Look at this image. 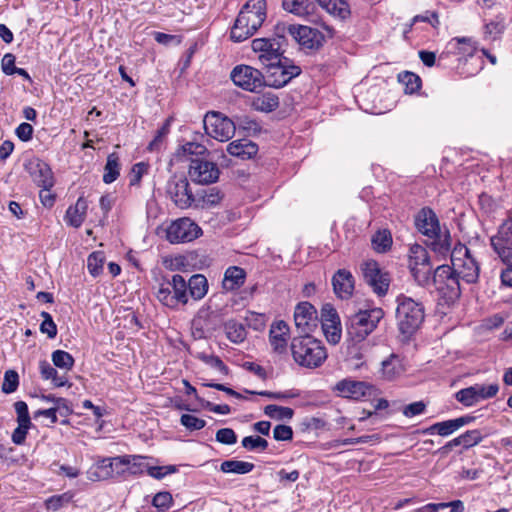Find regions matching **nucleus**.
<instances>
[{"label":"nucleus","instance_id":"nucleus-1","mask_svg":"<svg viewBox=\"0 0 512 512\" xmlns=\"http://www.w3.org/2000/svg\"><path fill=\"white\" fill-rule=\"evenodd\" d=\"M266 17V0H248L235 19L230 39L239 43L252 37L263 25Z\"/></svg>","mask_w":512,"mask_h":512},{"label":"nucleus","instance_id":"nucleus-2","mask_svg":"<svg viewBox=\"0 0 512 512\" xmlns=\"http://www.w3.org/2000/svg\"><path fill=\"white\" fill-rule=\"evenodd\" d=\"M293 360L301 367L315 369L326 361L328 353L324 343L312 335H298L291 339Z\"/></svg>","mask_w":512,"mask_h":512},{"label":"nucleus","instance_id":"nucleus-3","mask_svg":"<svg viewBox=\"0 0 512 512\" xmlns=\"http://www.w3.org/2000/svg\"><path fill=\"white\" fill-rule=\"evenodd\" d=\"M396 302V321L399 333L403 340H410L424 322V305L405 295H399Z\"/></svg>","mask_w":512,"mask_h":512},{"label":"nucleus","instance_id":"nucleus-4","mask_svg":"<svg viewBox=\"0 0 512 512\" xmlns=\"http://www.w3.org/2000/svg\"><path fill=\"white\" fill-rule=\"evenodd\" d=\"M385 312L380 307L359 310L345 320L346 335L349 341L364 342L377 328Z\"/></svg>","mask_w":512,"mask_h":512},{"label":"nucleus","instance_id":"nucleus-5","mask_svg":"<svg viewBox=\"0 0 512 512\" xmlns=\"http://www.w3.org/2000/svg\"><path fill=\"white\" fill-rule=\"evenodd\" d=\"M156 297L164 306L171 309L186 305L188 303L187 281L179 274H174L171 279L163 277Z\"/></svg>","mask_w":512,"mask_h":512},{"label":"nucleus","instance_id":"nucleus-6","mask_svg":"<svg viewBox=\"0 0 512 512\" xmlns=\"http://www.w3.org/2000/svg\"><path fill=\"white\" fill-rule=\"evenodd\" d=\"M450 257L458 280L461 278L468 284H474L478 281L480 267L466 245L457 244L451 251Z\"/></svg>","mask_w":512,"mask_h":512},{"label":"nucleus","instance_id":"nucleus-7","mask_svg":"<svg viewBox=\"0 0 512 512\" xmlns=\"http://www.w3.org/2000/svg\"><path fill=\"white\" fill-rule=\"evenodd\" d=\"M265 86L275 89L286 86L293 78L298 77L302 69L295 65L293 61L287 57H282L281 61H275L271 66L265 68Z\"/></svg>","mask_w":512,"mask_h":512},{"label":"nucleus","instance_id":"nucleus-8","mask_svg":"<svg viewBox=\"0 0 512 512\" xmlns=\"http://www.w3.org/2000/svg\"><path fill=\"white\" fill-rule=\"evenodd\" d=\"M490 245L503 264L512 265V210L507 211L496 234L490 237Z\"/></svg>","mask_w":512,"mask_h":512},{"label":"nucleus","instance_id":"nucleus-9","mask_svg":"<svg viewBox=\"0 0 512 512\" xmlns=\"http://www.w3.org/2000/svg\"><path fill=\"white\" fill-rule=\"evenodd\" d=\"M206 133L212 138L226 142L230 140L236 131L234 120L217 111H210L204 118Z\"/></svg>","mask_w":512,"mask_h":512},{"label":"nucleus","instance_id":"nucleus-10","mask_svg":"<svg viewBox=\"0 0 512 512\" xmlns=\"http://www.w3.org/2000/svg\"><path fill=\"white\" fill-rule=\"evenodd\" d=\"M230 77L236 86L249 92L257 93L265 87L264 73L249 65H237Z\"/></svg>","mask_w":512,"mask_h":512},{"label":"nucleus","instance_id":"nucleus-11","mask_svg":"<svg viewBox=\"0 0 512 512\" xmlns=\"http://www.w3.org/2000/svg\"><path fill=\"white\" fill-rule=\"evenodd\" d=\"M166 192L173 203L181 209H187L196 201L187 177L184 174H174L166 185Z\"/></svg>","mask_w":512,"mask_h":512},{"label":"nucleus","instance_id":"nucleus-12","mask_svg":"<svg viewBox=\"0 0 512 512\" xmlns=\"http://www.w3.org/2000/svg\"><path fill=\"white\" fill-rule=\"evenodd\" d=\"M188 175L191 181L199 185H209L218 181L220 170L218 165L204 158H191Z\"/></svg>","mask_w":512,"mask_h":512},{"label":"nucleus","instance_id":"nucleus-13","mask_svg":"<svg viewBox=\"0 0 512 512\" xmlns=\"http://www.w3.org/2000/svg\"><path fill=\"white\" fill-rule=\"evenodd\" d=\"M364 281L378 296H385L390 286V275L383 271L375 260H369L361 265Z\"/></svg>","mask_w":512,"mask_h":512},{"label":"nucleus","instance_id":"nucleus-14","mask_svg":"<svg viewBox=\"0 0 512 512\" xmlns=\"http://www.w3.org/2000/svg\"><path fill=\"white\" fill-rule=\"evenodd\" d=\"M201 234L198 224L186 217L173 221L166 230V238L172 244L191 242Z\"/></svg>","mask_w":512,"mask_h":512},{"label":"nucleus","instance_id":"nucleus-15","mask_svg":"<svg viewBox=\"0 0 512 512\" xmlns=\"http://www.w3.org/2000/svg\"><path fill=\"white\" fill-rule=\"evenodd\" d=\"M294 322L299 335H311L319 322L316 308L307 301L298 303L294 310Z\"/></svg>","mask_w":512,"mask_h":512},{"label":"nucleus","instance_id":"nucleus-16","mask_svg":"<svg viewBox=\"0 0 512 512\" xmlns=\"http://www.w3.org/2000/svg\"><path fill=\"white\" fill-rule=\"evenodd\" d=\"M295 30L294 41L299 44L300 48L306 53H312L319 50L324 42L325 36L316 28L299 25Z\"/></svg>","mask_w":512,"mask_h":512},{"label":"nucleus","instance_id":"nucleus-17","mask_svg":"<svg viewBox=\"0 0 512 512\" xmlns=\"http://www.w3.org/2000/svg\"><path fill=\"white\" fill-rule=\"evenodd\" d=\"M414 224L419 233L426 237H435L441 231L439 218L430 207L421 208L414 216Z\"/></svg>","mask_w":512,"mask_h":512},{"label":"nucleus","instance_id":"nucleus-18","mask_svg":"<svg viewBox=\"0 0 512 512\" xmlns=\"http://www.w3.org/2000/svg\"><path fill=\"white\" fill-rule=\"evenodd\" d=\"M251 47L255 53H258V59L264 68L271 66L275 61H281L284 57L283 52H280L268 37L253 39Z\"/></svg>","mask_w":512,"mask_h":512},{"label":"nucleus","instance_id":"nucleus-19","mask_svg":"<svg viewBox=\"0 0 512 512\" xmlns=\"http://www.w3.org/2000/svg\"><path fill=\"white\" fill-rule=\"evenodd\" d=\"M335 390L338 391L342 397L360 400L366 396H371L374 388L364 381L343 379L336 384Z\"/></svg>","mask_w":512,"mask_h":512},{"label":"nucleus","instance_id":"nucleus-20","mask_svg":"<svg viewBox=\"0 0 512 512\" xmlns=\"http://www.w3.org/2000/svg\"><path fill=\"white\" fill-rule=\"evenodd\" d=\"M289 338L290 327L285 321L279 320L271 325L269 342L275 353L284 354L287 352Z\"/></svg>","mask_w":512,"mask_h":512},{"label":"nucleus","instance_id":"nucleus-21","mask_svg":"<svg viewBox=\"0 0 512 512\" xmlns=\"http://www.w3.org/2000/svg\"><path fill=\"white\" fill-rule=\"evenodd\" d=\"M332 286L338 298L347 300L352 297L354 292V276L349 270L338 269L332 277Z\"/></svg>","mask_w":512,"mask_h":512},{"label":"nucleus","instance_id":"nucleus-22","mask_svg":"<svg viewBox=\"0 0 512 512\" xmlns=\"http://www.w3.org/2000/svg\"><path fill=\"white\" fill-rule=\"evenodd\" d=\"M227 152L241 160H248L257 154L258 145L246 138L234 140L228 144Z\"/></svg>","mask_w":512,"mask_h":512},{"label":"nucleus","instance_id":"nucleus-23","mask_svg":"<svg viewBox=\"0 0 512 512\" xmlns=\"http://www.w3.org/2000/svg\"><path fill=\"white\" fill-rule=\"evenodd\" d=\"M30 174L34 182L42 188H52L54 186L53 172L50 166L42 161L30 164Z\"/></svg>","mask_w":512,"mask_h":512},{"label":"nucleus","instance_id":"nucleus-24","mask_svg":"<svg viewBox=\"0 0 512 512\" xmlns=\"http://www.w3.org/2000/svg\"><path fill=\"white\" fill-rule=\"evenodd\" d=\"M345 343H346V350H345L346 361L353 368L359 369L365 363L364 353H363V346H364L363 342L349 341V339L346 338Z\"/></svg>","mask_w":512,"mask_h":512},{"label":"nucleus","instance_id":"nucleus-25","mask_svg":"<svg viewBox=\"0 0 512 512\" xmlns=\"http://www.w3.org/2000/svg\"><path fill=\"white\" fill-rule=\"evenodd\" d=\"M246 279V272L238 266H230L224 273L223 287L228 291L240 288Z\"/></svg>","mask_w":512,"mask_h":512},{"label":"nucleus","instance_id":"nucleus-26","mask_svg":"<svg viewBox=\"0 0 512 512\" xmlns=\"http://www.w3.org/2000/svg\"><path fill=\"white\" fill-rule=\"evenodd\" d=\"M282 7L297 16H307L314 12L316 0H283Z\"/></svg>","mask_w":512,"mask_h":512},{"label":"nucleus","instance_id":"nucleus-27","mask_svg":"<svg viewBox=\"0 0 512 512\" xmlns=\"http://www.w3.org/2000/svg\"><path fill=\"white\" fill-rule=\"evenodd\" d=\"M434 287L443 301L448 305L455 303L461 296L459 280L451 279L449 282H444Z\"/></svg>","mask_w":512,"mask_h":512},{"label":"nucleus","instance_id":"nucleus-28","mask_svg":"<svg viewBox=\"0 0 512 512\" xmlns=\"http://www.w3.org/2000/svg\"><path fill=\"white\" fill-rule=\"evenodd\" d=\"M207 278L202 274H194L187 281L188 296L194 300H200L205 297L208 292Z\"/></svg>","mask_w":512,"mask_h":512},{"label":"nucleus","instance_id":"nucleus-29","mask_svg":"<svg viewBox=\"0 0 512 512\" xmlns=\"http://www.w3.org/2000/svg\"><path fill=\"white\" fill-rule=\"evenodd\" d=\"M453 52L464 57H473L478 50V42L472 37H455L450 43Z\"/></svg>","mask_w":512,"mask_h":512},{"label":"nucleus","instance_id":"nucleus-30","mask_svg":"<svg viewBox=\"0 0 512 512\" xmlns=\"http://www.w3.org/2000/svg\"><path fill=\"white\" fill-rule=\"evenodd\" d=\"M224 198V193L217 187L203 189L198 194V206L201 208H213L218 206Z\"/></svg>","mask_w":512,"mask_h":512},{"label":"nucleus","instance_id":"nucleus-31","mask_svg":"<svg viewBox=\"0 0 512 512\" xmlns=\"http://www.w3.org/2000/svg\"><path fill=\"white\" fill-rule=\"evenodd\" d=\"M329 14L344 20L350 16L349 4L344 0H316Z\"/></svg>","mask_w":512,"mask_h":512},{"label":"nucleus","instance_id":"nucleus-32","mask_svg":"<svg viewBox=\"0 0 512 512\" xmlns=\"http://www.w3.org/2000/svg\"><path fill=\"white\" fill-rule=\"evenodd\" d=\"M459 429L456 420L455 419H449L442 422H436L432 424L431 426L424 428L419 431L421 434H438L442 437H447L451 434H453L455 431Z\"/></svg>","mask_w":512,"mask_h":512},{"label":"nucleus","instance_id":"nucleus-33","mask_svg":"<svg viewBox=\"0 0 512 512\" xmlns=\"http://www.w3.org/2000/svg\"><path fill=\"white\" fill-rule=\"evenodd\" d=\"M224 331L226 337L235 344L244 342L247 337L245 326L235 319H230L224 323Z\"/></svg>","mask_w":512,"mask_h":512},{"label":"nucleus","instance_id":"nucleus-34","mask_svg":"<svg viewBox=\"0 0 512 512\" xmlns=\"http://www.w3.org/2000/svg\"><path fill=\"white\" fill-rule=\"evenodd\" d=\"M429 238L432 239L429 247L433 252L444 257L448 255L451 249V236L449 230L446 229L444 233L440 231L438 236Z\"/></svg>","mask_w":512,"mask_h":512},{"label":"nucleus","instance_id":"nucleus-35","mask_svg":"<svg viewBox=\"0 0 512 512\" xmlns=\"http://www.w3.org/2000/svg\"><path fill=\"white\" fill-rule=\"evenodd\" d=\"M252 106L261 112H272L279 106V98L273 93H264L254 98Z\"/></svg>","mask_w":512,"mask_h":512},{"label":"nucleus","instance_id":"nucleus-36","mask_svg":"<svg viewBox=\"0 0 512 512\" xmlns=\"http://www.w3.org/2000/svg\"><path fill=\"white\" fill-rule=\"evenodd\" d=\"M255 468V465L251 462L241 460H226L220 465V470L223 473H234V474H247Z\"/></svg>","mask_w":512,"mask_h":512},{"label":"nucleus","instance_id":"nucleus-37","mask_svg":"<svg viewBox=\"0 0 512 512\" xmlns=\"http://www.w3.org/2000/svg\"><path fill=\"white\" fill-rule=\"evenodd\" d=\"M234 123L236 124V128L242 131L246 136L256 135L260 133L262 129L257 120L248 115L236 116Z\"/></svg>","mask_w":512,"mask_h":512},{"label":"nucleus","instance_id":"nucleus-38","mask_svg":"<svg viewBox=\"0 0 512 512\" xmlns=\"http://www.w3.org/2000/svg\"><path fill=\"white\" fill-rule=\"evenodd\" d=\"M120 175L119 157L116 153H111L107 157L104 167L103 182L106 184L113 183Z\"/></svg>","mask_w":512,"mask_h":512},{"label":"nucleus","instance_id":"nucleus-39","mask_svg":"<svg viewBox=\"0 0 512 512\" xmlns=\"http://www.w3.org/2000/svg\"><path fill=\"white\" fill-rule=\"evenodd\" d=\"M381 365L383 376L389 380L399 375L403 370L400 357L394 353L383 360Z\"/></svg>","mask_w":512,"mask_h":512},{"label":"nucleus","instance_id":"nucleus-40","mask_svg":"<svg viewBox=\"0 0 512 512\" xmlns=\"http://www.w3.org/2000/svg\"><path fill=\"white\" fill-rule=\"evenodd\" d=\"M398 81L405 88V93L413 94L421 88V78L410 71H403L398 74Z\"/></svg>","mask_w":512,"mask_h":512},{"label":"nucleus","instance_id":"nucleus-41","mask_svg":"<svg viewBox=\"0 0 512 512\" xmlns=\"http://www.w3.org/2000/svg\"><path fill=\"white\" fill-rule=\"evenodd\" d=\"M393 240L389 230H379L372 237V245L376 252L385 253L391 249Z\"/></svg>","mask_w":512,"mask_h":512},{"label":"nucleus","instance_id":"nucleus-42","mask_svg":"<svg viewBox=\"0 0 512 512\" xmlns=\"http://www.w3.org/2000/svg\"><path fill=\"white\" fill-rule=\"evenodd\" d=\"M410 271L418 285L422 287H427L430 284H432L433 274L431 264L422 266H411Z\"/></svg>","mask_w":512,"mask_h":512},{"label":"nucleus","instance_id":"nucleus-43","mask_svg":"<svg viewBox=\"0 0 512 512\" xmlns=\"http://www.w3.org/2000/svg\"><path fill=\"white\" fill-rule=\"evenodd\" d=\"M410 267L430 264V257L425 247L413 244L409 249Z\"/></svg>","mask_w":512,"mask_h":512},{"label":"nucleus","instance_id":"nucleus-44","mask_svg":"<svg viewBox=\"0 0 512 512\" xmlns=\"http://www.w3.org/2000/svg\"><path fill=\"white\" fill-rule=\"evenodd\" d=\"M106 257L103 251H94L87 258V269L93 277H98L103 272Z\"/></svg>","mask_w":512,"mask_h":512},{"label":"nucleus","instance_id":"nucleus-45","mask_svg":"<svg viewBox=\"0 0 512 512\" xmlns=\"http://www.w3.org/2000/svg\"><path fill=\"white\" fill-rule=\"evenodd\" d=\"M458 280L454 267L449 265H440L433 272L432 285L437 286L449 280Z\"/></svg>","mask_w":512,"mask_h":512},{"label":"nucleus","instance_id":"nucleus-46","mask_svg":"<svg viewBox=\"0 0 512 512\" xmlns=\"http://www.w3.org/2000/svg\"><path fill=\"white\" fill-rule=\"evenodd\" d=\"M264 414L275 420H290L294 416V410L290 407L278 406L270 404L265 406Z\"/></svg>","mask_w":512,"mask_h":512},{"label":"nucleus","instance_id":"nucleus-47","mask_svg":"<svg viewBox=\"0 0 512 512\" xmlns=\"http://www.w3.org/2000/svg\"><path fill=\"white\" fill-rule=\"evenodd\" d=\"M180 151L183 155H191L193 158H204L209 155V151L205 145L193 141L186 142L183 144L178 150V155Z\"/></svg>","mask_w":512,"mask_h":512},{"label":"nucleus","instance_id":"nucleus-48","mask_svg":"<svg viewBox=\"0 0 512 512\" xmlns=\"http://www.w3.org/2000/svg\"><path fill=\"white\" fill-rule=\"evenodd\" d=\"M195 357L210 367L217 369L223 375H228L230 372L228 366L218 356L198 352Z\"/></svg>","mask_w":512,"mask_h":512},{"label":"nucleus","instance_id":"nucleus-49","mask_svg":"<svg viewBox=\"0 0 512 512\" xmlns=\"http://www.w3.org/2000/svg\"><path fill=\"white\" fill-rule=\"evenodd\" d=\"M53 365L60 369L71 370L75 360L73 356L64 350H55L52 353Z\"/></svg>","mask_w":512,"mask_h":512},{"label":"nucleus","instance_id":"nucleus-50","mask_svg":"<svg viewBox=\"0 0 512 512\" xmlns=\"http://www.w3.org/2000/svg\"><path fill=\"white\" fill-rule=\"evenodd\" d=\"M41 398L44 401L52 402L54 404L53 409H56L61 416H68L72 413V409L69 406V401L62 397H56L53 394L42 395Z\"/></svg>","mask_w":512,"mask_h":512},{"label":"nucleus","instance_id":"nucleus-51","mask_svg":"<svg viewBox=\"0 0 512 512\" xmlns=\"http://www.w3.org/2000/svg\"><path fill=\"white\" fill-rule=\"evenodd\" d=\"M170 123H171L170 118L165 120L163 125L157 130L156 135L153 138V140L149 143L148 150H150V151H159L160 150V148L163 145L165 137L170 132Z\"/></svg>","mask_w":512,"mask_h":512},{"label":"nucleus","instance_id":"nucleus-52","mask_svg":"<svg viewBox=\"0 0 512 512\" xmlns=\"http://www.w3.org/2000/svg\"><path fill=\"white\" fill-rule=\"evenodd\" d=\"M241 444L248 451H264L268 448V441L260 436H246Z\"/></svg>","mask_w":512,"mask_h":512},{"label":"nucleus","instance_id":"nucleus-53","mask_svg":"<svg viewBox=\"0 0 512 512\" xmlns=\"http://www.w3.org/2000/svg\"><path fill=\"white\" fill-rule=\"evenodd\" d=\"M19 386V375L15 370H7L4 374L1 390L5 394H11L17 390Z\"/></svg>","mask_w":512,"mask_h":512},{"label":"nucleus","instance_id":"nucleus-54","mask_svg":"<svg viewBox=\"0 0 512 512\" xmlns=\"http://www.w3.org/2000/svg\"><path fill=\"white\" fill-rule=\"evenodd\" d=\"M323 333L330 344L336 345L341 339V323L340 324H329L325 323L322 325Z\"/></svg>","mask_w":512,"mask_h":512},{"label":"nucleus","instance_id":"nucleus-55","mask_svg":"<svg viewBox=\"0 0 512 512\" xmlns=\"http://www.w3.org/2000/svg\"><path fill=\"white\" fill-rule=\"evenodd\" d=\"M455 398L458 402L467 407L473 406L478 402L476 397V391L473 388V386L459 390L458 392H456Z\"/></svg>","mask_w":512,"mask_h":512},{"label":"nucleus","instance_id":"nucleus-56","mask_svg":"<svg viewBox=\"0 0 512 512\" xmlns=\"http://www.w3.org/2000/svg\"><path fill=\"white\" fill-rule=\"evenodd\" d=\"M462 447L464 449H469L473 446L478 445L484 438L482 432L478 429L468 430L465 433L461 434Z\"/></svg>","mask_w":512,"mask_h":512},{"label":"nucleus","instance_id":"nucleus-57","mask_svg":"<svg viewBox=\"0 0 512 512\" xmlns=\"http://www.w3.org/2000/svg\"><path fill=\"white\" fill-rule=\"evenodd\" d=\"M40 315L43 318V321L40 324V331L43 334H47L50 339L55 338L57 335V325L55 324L52 316L46 311H42Z\"/></svg>","mask_w":512,"mask_h":512},{"label":"nucleus","instance_id":"nucleus-58","mask_svg":"<svg viewBox=\"0 0 512 512\" xmlns=\"http://www.w3.org/2000/svg\"><path fill=\"white\" fill-rule=\"evenodd\" d=\"M180 423L189 431L201 430L205 427V420L191 414H182Z\"/></svg>","mask_w":512,"mask_h":512},{"label":"nucleus","instance_id":"nucleus-59","mask_svg":"<svg viewBox=\"0 0 512 512\" xmlns=\"http://www.w3.org/2000/svg\"><path fill=\"white\" fill-rule=\"evenodd\" d=\"M473 388L476 391V397L478 402L480 400L494 397L499 391V386L496 383L490 384L488 386L482 384H475L473 385Z\"/></svg>","mask_w":512,"mask_h":512},{"label":"nucleus","instance_id":"nucleus-60","mask_svg":"<svg viewBox=\"0 0 512 512\" xmlns=\"http://www.w3.org/2000/svg\"><path fill=\"white\" fill-rule=\"evenodd\" d=\"M127 464H129V455L112 457L109 465H112L113 477L125 475Z\"/></svg>","mask_w":512,"mask_h":512},{"label":"nucleus","instance_id":"nucleus-61","mask_svg":"<svg viewBox=\"0 0 512 512\" xmlns=\"http://www.w3.org/2000/svg\"><path fill=\"white\" fill-rule=\"evenodd\" d=\"M173 503L172 495L169 492H158L152 500V505L159 511H165L171 507Z\"/></svg>","mask_w":512,"mask_h":512},{"label":"nucleus","instance_id":"nucleus-62","mask_svg":"<svg viewBox=\"0 0 512 512\" xmlns=\"http://www.w3.org/2000/svg\"><path fill=\"white\" fill-rule=\"evenodd\" d=\"M325 323L340 324V318L336 309L331 304L323 305L321 309V326Z\"/></svg>","mask_w":512,"mask_h":512},{"label":"nucleus","instance_id":"nucleus-63","mask_svg":"<svg viewBox=\"0 0 512 512\" xmlns=\"http://www.w3.org/2000/svg\"><path fill=\"white\" fill-rule=\"evenodd\" d=\"M245 321L246 325L255 331L263 330L266 325L265 315L256 312H249V315L246 316Z\"/></svg>","mask_w":512,"mask_h":512},{"label":"nucleus","instance_id":"nucleus-64","mask_svg":"<svg viewBox=\"0 0 512 512\" xmlns=\"http://www.w3.org/2000/svg\"><path fill=\"white\" fill-rule=\"evenodd\" d=\"M216 441L225 444L233 445L237 442V435L231 428H221L216 432Z\"/></svg>","mask_w":512,"mask_h":512}]
</instances>
